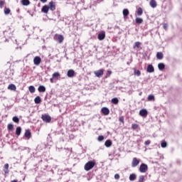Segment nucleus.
Instances as JSON below:
<instances>
[{
	"instance_id": "nucleus-15",
	"label": "nucleus",
	"mask_w": 182,
	"mask_h": 182,
	"mask_svg": "<svg viewBox=\"0 0 182 182\" xmlns=\"http://www.w3.org/2000/svg\"><path fill=\"white\" fill-rule=\"evenodd\" d=\"M38 90L40 93H45V92H46V87H45L43 85H40Z\"/></svg>"
},
{
	"instance_id": "nucleus-24",
	"label": "nucleus",
	"mask_w": 182,
	"mask_h": 182,
	"mask_svg": "<svg viewBox=\"0 0 182 182\" xmlns=\"http://www.w3.org/2000/svg\"><path fill=\"white\" fill-rule=\"evenodd\" d=\"M112 140L108 139L105 142V147H110L112 146Z\"/></svg>"
},
{
	"instance_id": "nucleus-4",
	"label": "nucleus",
	"mask_w": 182,
	"mask_h": 182,
	"mask_svg": "<svg viewBox=\"0 0 182 182\" xmlns=\"http://www.w3.org/2000/svg\"><path fill=\"white\" fill-rule=\"evenodd\" d=\"M41 62H42V59L39 56H36L33 59V63L36 66H39L41 65Z\"/></svg>"
},
{
	"instance_id": "nucleus-20",
	"label": "nucleus",
	"mask_w": 182,
	"mask_h": 182,
	"mask_svg": "<svg viewBox=\"0 0 182 182\" xmlns=\"http://www.w3.org/2000/svg\"><path fill=\"white\" fill-rule=\"evenodd\" d=\"M21 4L23 6H28V5H31V1L29 0H21Z\"/></svg>"
},
{
	"instance_id": "nucleus-3",
	"label": "nucleus",
	"mask_w": 182,
	"mask_h": 182,
	"mask_svg": "<svg viewBox=\"0 0 182 182\" xmlns=\"http://www.w3.org/2000/svg\"><path fill=\"white\" fill-rule=\"evenodd\" d=\"M149 170V166L146 164H141L139 167V171L141 173H146Z\"/></svg>"
},
{
	"instance_id": "nucleus-41",
	"label": "nucleus",
	"mask_w": 182,
	"mask_h": 182,
	"mask_svg": "<svg viewBox=\"0 0 182 182\" xmlns=\"http://www.w3.org/2000/svg\"><path fill=\"white\" fill-rule=\"evenodd\" d=\"M98 141H103L105 140V136L103 135H100L97 138Z\"/></svg>"
},
{
	"instance_id": "nucleus-14",
	"label": "nucleus",
	"mask_w": 182,
	"mask_h": 182,
	"mask_svg": "<svg viewBox=\"0 0 182 182\" xmlns=\"http://www.w3.org/2000/svg\"><path fill=\"white\" fill-rule=\"evenodd\" d=\"M105 38H106V33L105 32L100 33L98 34L99 41H103V39H105Z\"/></svg>"
},
{
	"instance_id": "nucleus-42",
	"label": "nucleus",
	"mask_w": 182,
	"mask_h": 182,
	"mask_svg": "<svg viewBox=\"0 0 182 182\" xmlns=\"http://www.w3.org/2000/svg\"><path fill=\"white\" fill-rule=\"evenodd\" d=\"M139 182H144V176L141 175L139 176Z\"/></svg>"
},
{
	"instance_id": "nucleus-51",
	"label": "nucleus",
	"mask_w": 182,
	"mask_h": 182,
	"mask_svg": "<svg viewBox=\"0 0 182 182\" xmlns=\"http://www.w3.org/2000/svg\"><path fill=\"white\" fill-rule=\"evenodd\" d=\"M11 182H18V181L17 180H13V181H11Z\"/></svg>"
},
{
	"instance_id": "nucleus-38",
	"label": "nucleus",
	"mask_w": 182,
	"mask_h": 182,
	"mask_svg": "<svg viewBox=\"0 0 182 182\" xmlns=\"http://www.w3.org/2000/svg\"><path fill=\"white\" fill-rule=\"evenodd\" d=\"M59 76H60V74H59V73H54L53 74V77L54 79H57V77H59Z\"/></svg>"
},
{
	"instance_id": "nucleus-39",
	"label": "nucleus",
	"mask_w": 182,
	"mask_h": 182,
	"mask_svg": "<svg viewBox=\"0 0 182 182\" xmlns=\"http://www.w3.org/2000/svg\"><path fill=\"white\" fill-rule=\"evenodd\" d=\"M12 120L14 123H19V118H18V117H14Z\"/></svg>"
},
{
	"instance_id": "nucleus-49",
	"label": "nucleus",
	"mask_w": 182,
	"mask_h": 182,
	"mask_svg": "<svg viewBox=\"0 0 182 182\" xmlns=\"http://www.w3.org/2000/svg\"><path fill=\"white\" fill-rule=\"evenodd\" d=\"M41 2H43V4H46V2H48V0H40Z\"/></svg>"
},
{
	"instance_id": "nucleus-40",
	"label": "nucleus",
	"mask_w": 182,
	"mask_h": 182,
	"mask_svg": "<svg viewBox=\"0 0 182 182\" xmlns=\"http://www.w3.org/2000/svg\"><path fill=\"white\" fill-rule=\"evenodd\" d=\"M139 128V124H132V129H133V130H136V129Z\"/></svg>"
},
{
	"instance_id": "nucleus-18",
	"label": "nucleus",
	"mask_w": 182,
	"mask_h": 182,
	"mask_svg": "<svg viewBox=\"0 0 182 182\" xmlns=\"http://www.w3.org/2000/svg\"><path fill=\"white\" fill-rule=\"evenodd\" d=\"M42 102V99H41V97L37 96L36 97V98L34 99V103H36V105H39V103H41Z\"/></svg>"
},
{
	"instance_id": "nucleus-47",
	"label": "nucleus",
	"mask_w": 182,
	"mask_h": 182,
	"mask_svg": "<svg viewBox=\"0 0 182 182\" xmlns=\"http://www.w3.org/2000/svg\"><path fill=\"white\" fill-rule=\"evenodd\" d=\"M119 122H122V123H123L124 122V117H119Z\"/></svg>"
},
{
	"instance_id": "nucleus-34",
	"label": "nucleus",
	"mask_w": 182,
	"mask_h": 182,
	"mask_svg": "<svg viewBox=\"0 0 182 182\" xmlns=\"http://www.w3.org/2000/svg\"><path fill=\"white\" fill-rule=\"evenodd\" d=\"M4 14H5V15H9L11 14V9L5 7L4 8Z\"/></svg>"
},
{
	"instance_id": "nucleus-23",
	"label": "nucleus",
	"mask_w": 182,
	"mask_h": 182,
	"mask_svg": "<svg viewBox=\"0 0 182 182\" xmlns=\"http://www.w3.org/2000/svg\"><path fill=\"white\" fill-rule=\"evenodd\" d=\"M164 68H166V65L163 63H160L158 64V68L159 70H164Z\"/></svg>"
},
{
	"instance_id": "nucleus-45",
	"label": "nucleus",
	"mask_w": 182,
	"mask_h": 182,
	"mask_svg": "<svg viewBox=\"0 0 182 182\" xmlns=\"http://www.w3.org/2000/svg\"><path fill=\"white\" fill-rule=\"evenodd\" d=\"M114 178L115 180H119L120 178V175H119V173H116L114 175Z\"/></svg>"
},
{
	"instance_id": "nucleus-35",
	"label": "nucleus",
	"mask_w": 182,
	"mask_h": 182,
	"mask_svg": "<svg viewBox=\"0 0 182 182\" xmlns=\"http://www.w3.org/2000/svg\"><path fill=\"white\" fill-rule=\"evenodd\" d=\"M7 129L8 130H9V132H12V130H14V124H9L7 126Z\"/></svg>"
},
{
	"instance_id": "nucleus-50",
	"label": "nucleus",
	"mask_w": 182,
	"mask_h": 182,
	"mask_svg": "<svg viewBox=\"0 0 182 182\" xmlns=\"http://www.w3.org/2000/svg\"><path fill=\"white\" fill-rule=\"evenodd\" d=\"M53 79H54L53 77H52V78L50 79V82L51 83H53Z\"/></svg>"
},
{
	"instance_id": "nucleus-22",
	"label": "nucleus",
	"mask_w": 182,
	"mask_h": 182,
	"mask_svg": "<svg viewBox=\"0 0 182 182\" xmlns=\"http://www.w3.org/2000/svg\"><path fill=\"white\" fill-rule=\"evenodd\" d=\"M136 14L138 16H141V15H143V9H141V7H139Z\"/></svg>"
},
{
	"instance_id": "nucleus-10",
	"label": "nucleus",
	"mask_w": 182,
	"mask_h": 182,
	"mask_svg": "<svg viewBox=\"0 0 182 182\" xmlns=\"http://www.w3.org/2000/svg\"><path fill=\"white\" fill-rule=\"evenodd\" d=\"M24 136L29 140L31 137H32V133H31V130L26 129L24 134Z\"/></svg>"
},
{
	"instance_id": "nucleus-12",
	"label": "nucleus",
	"mask_w": 182,
	"mask_h": 182,
	"mask_svg": "<svg viewBox=\"0 0 182 182\" xmlns=\"http://www.w3.org/2000/svg\"><path fill=\"white\" fill-rule=\"evenodd\" d=\"M67 76L68 77H73L75 76V70H68V72H67Z\"/></svg>"
},
{
	"instance_id": "nucleus-27",
	"label": "nucleus",
	"mask_w": 182,
	"mask_h": 182,
	"mask_svg": "<svg viewBox=\"0 0 182 182\" xmlns=\"http://www.w3.org/2000/svg\"><path fill=\"white\" fill-rule=\"evenodd\" d=\"M134 74L135 76H140L141 75V72L139 70L134 69Z\"/></svg>"
},
{
	"instance_id": "nucleus-32",
	"label": "nucleus",
	"mask_w": 182,
	"mask_h": 182,
	"mask_svg": "<svg viewBox=\"0 0 182 182\" xmlns=\"http://www.w3.org/2000/svg\"><path fill=\"white\" fill-rule=\"evenodd\" d=\"M140 45H141V43L136 41L133 46L134 49H136V48H140Z\"/></svg>"
},
{
	"instance_id": "nucleus-52",
	"label": "nucleus",
	"mask_w": 182,
	"mask_h": 182,
	"mask_svg": "<svg viewBox=\"0 0 182 182\" xmlns=\"http://www.w3.org/2000/svg\"><path fill=\"white\" fill-rule=\"evenodd\" d=\"M139 95H141V93H139Z\"/></svg>"
},
{
	"instance_id": "nucleus-9",
	"label": "nucleus",
	"mask_w": 182,
	"mask_h": 182,
	"mask_svg": "<svg viewBox=\"0 0 182 182\" xmlns=\"http://www.w3.org/2000/svg\"><path fill=\"white\" fill-rule=\"evenodd\" d=\"M139 163H140V161H139L137 158H133L132 162V167H137Z\"/></svg>"
},
{
	"instance_id": "nucleus-30",
	"label": "nucleus",
	"mask_w": 182,
	"mask_h": 182,
	"mask_svg": "<svg viewBox=\"0 0 182 182\" xmlns=\"http://www.w3.org/2000/svg\"><path fill=\"white\" fill-rule=\"evenodd\" d=\"M28 90L30 92V93H35V87L33 85H31L29 87H28Z\"/></svg>"
},
{
	"instance_id": "nucleus-17",
	"label": "nucleus",
	"mask_w": 182,
	"mask_h": 182,
	"mask_svg": "<svg viewBox=\"0 0 182 182\" xmlns=\"http://www.w3.org/2000/svg\"><path fill=\"white\" fill-rule=\"evenodd\" d=\"M163 58H164V55L163 54V53L158 52L156 53V59H158L159 60H161V59H163Z\"/></svg>"
},
{
	"instance_id": "nucleus-19",
	"label": "nucleus",
	"mask_w": 182,
	"mask_h": 182,
	"mask_svg": "<svg viewBox=\"0 0 182 182\" xmlns=\"http://www.w3.org/2000/svg\"><path fill=\"white\" fill-rule=\"evenodd\" d=\"M21 133H22V128L21 127H18L16 129V136H21Z\"/></svg>"
},
{
	"instance_id": "nucleus-36",
	"label": "nucleus",
	"mask_w": 182,
	"mask_h": 182,
	"mask_svg": "<svg viewBox=\"0 0 182 182\" xmlns=\"http://www.w3.org/2000/svg\"><path fill=\"white\" fill-rule=\"evenodd\" d=\"M161 146L162 147V149H166V147H167V142H166L165 141H162L161 144Z\"/></svg>"
},
{
	"instance_id": "nucleus-31",
	"label": "nucleus",
	"mask_w": 182,
	"mask_h": 182,
	"mask_svg": "<svg viewBox=\"0 0 182 182\" xmlns=\"http://www.w3.org/2000/svg\"><path fill=\"white\" fill-rule=\"evenodd\" d=\"M9 164H6L4 165V173H9V171H8V169H9Z\"/></svg>"
},
{
	"instance_id": "nucleus-1",
	"label": "nucleus",
	"mask_w": 182,
	"mask_h": 182,
	"mask_svg": "<svg viewBox=\"0 0 182 182\" xmlns=\"http://www.w3.org/2000/svg\"><path fill=\"white\" fill-rule=\"evenodd\" d=\"M96 164V162L95 161H89L87 162L85 165V171H89L90 170H92L95 167V165Z\"/></svg>"
},
{
	"instance_id": "nucleus-5",
	"label": "nucleus",
	"mask_w": 182,
	"mask_h": 182,
	"mask_svg": "<svg viewBox=\"0 0 182 182\" xmlns=\"http://www.w3.org/2000/svg\"><path fill=\"white\" fill-rule=\"evenodd\" d=\"M101 112L105 116H108L110 114V109L106 107H102Z\"/></svg>"
},
{
	"instance_id": "nucleus-8",
	"label": "nucleus",
	"mask_w": 182,
	"mask_h": 182,
	"mask_svg": "<svg viewBox=\"0 0 182 182\" xmlns=\"http://www.w3.org/2000/svg\"><path fill=\"white\" fill-rule=\"evenodd\" d=\"M139 114L141 116V117H147L149 112H147V109H142L139 111Z\"/></svg>"
},
{
	"instance_id": "nucleus-13",
	"label": "nucleus",
	"mask_w": 182,
	"mask_h": 182,
	"mask_svg": "<svg viewBox=\"0 0 182 182\" xmlns=\"http://www.w3.org/2000/svg\"><path fill=\"white\" fill-rule=\"evenodd\" d=\"M41 12H43V14H48V12H49L48 6V5L43 6L41 9Z\"/></svg>"
},
{
	"instance_id": "nucleus-7",
	"label": "nucleus",
	"mask_w": 182,
	"mask_h": 182,
	"mask_svg": "<svg viewBox=\"0 0 182 182\" xmlns=\"http://www.w3.org/2000/svg\"><path fill=\"white\" fill-rule=\"evenodd\" d=\"M94 73L95 76H97V77H102L103 76L104 70L103 69H100L97 71H95Z\"/></svg>"
},
{
	"instance_id": "nucleus-26",
	"label": "nucleus",
	"mask_w": 182,
	"mask_h": 182,
	"mask_svg": "<svg viewBox=\"0 0 182 182\" xmlns=\"http://www.w3.org/2000/svg\"><path fill=\"white\" fill-rule=\"evenodd\" d=\"M63 39H64L63 36H62V35L58 36L57 41H58V43H62L63 42Z\"/></svg>"
},
{
	"instance_id": "nucleus-29",
	"label": "nucleus",
	"mask_w": 182,
	"mask_h": 182,
	"mask_svg": "<svg viewBox=\"0 0 182 182\" xmlns=\"http://www.w3.org/2000/svg\"><path fill=\"white\" fill-rule=\"evenodd\" d=\"M136 23H138V25H140V23H143V18H136L135 19Z\"/></svg>"
},
{
	"instance_id": "nucleus-43",
	"label": "nucleus",
	"mask_w": 182,
	"mask_h": 182,
	"mask_svg": "<svg viewBox=\"0 0 182 182\" xmlns=\"http://www.w3.org/2000/svg\"><path fill=\"white\" fill-rule=\"evenodd\" d=\"M163 28H164V29H165L166 31H167V29H168V24L164 23L163 24Z\"/></svg>"
},
{
	"instance_id": "nucleus-37",
	"label": "nucleus",
	"mask_w": 182,
	"mask_h": 182,
	"mask_svg": "<svg viewBox=\"0 0 182 182\" xmlns=\"http://www.w3.org/2000/svg\"><path fill=\"white\" fill-rule=\"evenodd\" d=\"M148 100L149 102H151L152 100H154V95H149L148 96Z\"/></svg>"
},
{
	"instance_id": "nucleus-33",
	"label": "nucleus",
	"mask_w": 182,
	"mask_h": 182,
	"mask_svg": "<svg viewBox=\"0 0 182 182\" xmlns=\"http://www.w3.org/2000/svg\"><path fill=\"white\" fill-rule=\"evenodd\" d=\"M112 103H113V105H117L119 103V99L114 97L112 99Z\"/></svg>"
},
{
	"instance_id": "nucleus-16",
	"label": "nucleus",
	"mask_w": 182,
	"mask_h": 182,
	"mask_svg": "<svg viewBox=\"0 0 182 182\" xmlns=\"http://www.w3.org/2000/svg\"><path fill=\"white\" fill-rule=\"evenodd\" d=\"M149 5L151 8H157V2L156 0H151L149 2Z\"/></svg>"
},
{
	"instance_id": "nucleus-6",
	"label": "nucleus",
	"mask_w": 182,
	"mask_h": 182,
	"mask_svg": "<svg viewBox=\"0 0 182 182\" xmlns=\"http://www.w3.org/2000/svg\"><path fill=\"white\" fill-rule=\"evenodd\" d=\"M48 9H50V11H55L56 9V4H55V2L53 1H51L48 4Z\"/></svg>"
},
{
	"instance_id": "nucleus-25",
	"label": "nucleus",
	"mask_w": 182,
	"mask_h": 182,
	"mask_svg": "<svg viewBox=\"0 0 182 182\" xmlns=\"http://www.w3.org/2000/svg\"><path fill=\"white\" fill-rule=\"evenodd\" d=\"M136 173H132L129 175V180L130 181H134V180H136Z\"/></svg>"
},
{
	"instance_id": "nucleus-48",
	"label": "nucleus",
	"mask_w": 182,
	"mask_h": 182,
	"mask_svg": "<svg viewBox=\"0 0 182 182\" xmlns=\"http://www.w3.org/2000/svg\"><path fill=\"white\" fill-rule=\"evenodd\" d=\"M110 75H112V70H108L107 72V76H110Z\"/></svg>"
},
{
	"instance_id": "nucleus-44",
	"label": "nucleus",
	"mask_w": 182,
	"mask_h": 182,
	"mask_svg": "<svg viewBox=\"0 0 182 182\" xmlns=\"http://www.w3.org/2000/svg\"><path fill=\"white\" fill-rule=\"evenodd\" d=\"M4 5H5V1L0 0V8H3Z\"/></svg>"
},
{
	"instance_id": "nucleus-21",
	"label": "nucleus",
	"mask_w": 182,
	"mask_h": 182,
	"mask_svg": "<svg viewBox=\"0 0 182 182\" xmlns=\"http://www.w3.org/2000/svg\"><path fill=\"white\" fill-rule=\"evenodd\" d=\"M122 14H123V16H124V18H127V16H129V9H124L122 11Z\"/></svg>"
},
{
	"instance_id": "nucleus-46",
	"label": "nucleus",
	"mask_w": 182,
	"mask_h": 182,
	"mask_svg": "<svg viewBox=\"0 0 182 182\" xmlns=\"http://www.w3.org/2000/svg\"><path fill=\"white\" fill-rule=\"evenodd\" d=\"M151 141L150 140L145 141L144 144L145 146H149Z\"/></svg>"
},
{
	"instance_id": "nucleus-11",
	"label": "nucleus",
	"mask_w": 182,
	"mask_h": 182,
	"mask_svg": "<svg viewBox=\"0 0 182 182\" xmlns=\"http://www.w3.org/2000/svg\"><path fill=\"white\" fill-rule=\"evenodd\" d=\"M146 72L148 73H153L154 72V67H153V65H149L146 68Z\"/></svg>"
},
{
	"instance_id": "nucleus-28",
	"label": "nucleus",
	"mask_w": 182,
	"mask_h": 182,
	"mask_svg": "<svg viewBox=\"0 0 182 182\" xmlns=\"http://www.w3.org/2000/svg\"><path fill=\"white\" fill-rule=\"evenodd\" d=\"M9 90H16V86L14 84H10L8 87Z\"/></svg>"
},
{
	"instance_id": "nucleus-2",
	"label": "nucleus",
	"mask_w": 182,
	"mask_h": 182,
	"mask_svg": "<svg viewBox=\"0 0 182 182\" xmlns=\"http://www.w3.org/2000/svg\"><path fill=\"white\" fill-rule=\"evenodd\" d=\"M41 119L46 123H50V122L52 120V117H50V116H49V114H43L41 117Z\"/></svg>"
}]
</instances>
